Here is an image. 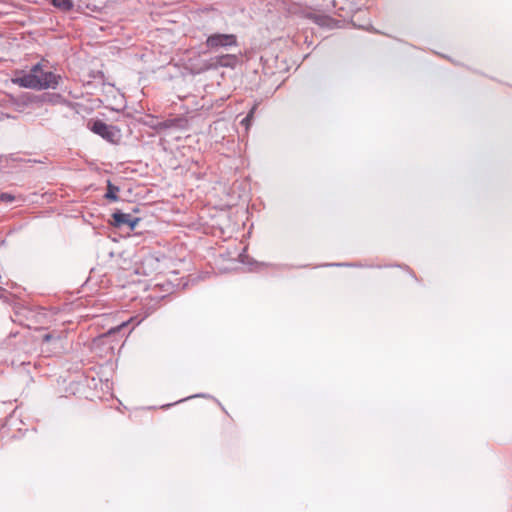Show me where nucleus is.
<instances>
[{"instance_id": "obj_1", "label": "nucleus", "mask_w": 512, "mask_h": 512, "mask_svg": "<svg viewBox=\"0 0 512 512\" xmlns=\"http://www.w3.org/2000/svg\"><path fill=\"white\" fill-rule=\"evenodd\" d=\"M43 68L41 63L33 65L29 72L17 71L12 83L23 88L32 89V87H41L39 75Z\"/></svg>"}, {"instance_id": "obj_2", "label": "nucleus", "mask_w": 512, "mask_h": 512, "mask_svg": "<svg viewBox=\"0 0 512 512\" xmlns=\"http://www.w3.org/2000/svg\"><path fill=\"white\" fill-rule=\"evenodd\" d=\"M205 45L210 50L228 48L238 45L237 37L234 34L215 33L207 37Z\"/></svg>"}, {"instance_id": "obj_3", "label": "nucleus", "mask_w": 512, "mask_h": 512, "mask_svg": "<svg viewBox=\"0 0 512 512\" xmlns=\"http://www.w3.org/2000/svg\"><path fill=\"white\" fill-rule=\"evenodd\" d=\"M90 129L95 134L101 136L103 139L109 142H115L118 137L119 130L112 126L108 125L101 120H95L90 124Z\"/></svg>"}, {"instance_id": "obj_4", "label": "nucleus", "mask_w": 512, "mask_h": 512, "mask_svg": "<svg viewBox=\"0 0 512 512\" xmlns=\"http://www.w3.org/2000/svg\"><path fill=\"white\" fill-rule=\"evenodd\" d=\"M41 87H32L34 90L56 89L61 80V76L51 71H44L39 75Z\"/></svg>"}, {"instance_id": "obj_5", "label": "nucleus", "mask_w": 512, "mask_h": 512, "mask_svg": "<svg viewBox=\"0 0 512 512\" xmlns=\"http://www.w3.org/2000/svg\"><path fill=\"white\" fill-rule=\"evenodd\" d=\"M10 103L18 112H23L25 108L39 101V97L30 93H24L19 97L10 96Z\"/></svg>"}, {"instance_id": "obj_6", "label": "nucleus", "mask_w": 512, "mask_h": 512, "mask_svg": "<svg viewBox=\"0 0 512 512\" xmlns=\"http://www.w3.org/2000/svg\"><path fill=\"white\" fill-rule=\"evenodd\" d=\"M113 217V225L115 227L121 228L123 226H128L131 230H134L138 222L139 218L133 217L131 214L123 213L121 211H116L112 215Z\"/></svg>"}, {"instance_id": "obj_7", "label": "nucleus", "mask_w": 512, "mask_h": 512, "mask_svg": "<svg viewBox=\"0 0 512 512\" xmlns=\"http://www.w3.org/2000/svg\"><path fill=\"white\" fill-rule=\"evenodd\" d=\"M237 56L232 54L220 55L215 58V63L222 67H234L237 63Z\"/></svg>"}, {"instance_id": "obj_8", "label": "nucleus", "mask_w": 512, "mask_h": 512, "mask_svg": "<svg viewBox=\"0 0 512 512\" xmlns=\"http://www.w3.org/2000/svg\"><path fill=\"white\" fill-rule=\"evenodd\" d=\"M310 19L313 20L314 23H316L319 26H330L332 22H334V19L330 16L323 15V14H313L310 16Z\"/></svg>"}, {"instance_id": "obj_9", "label": "nucleus", "mask_w": 512, "mask_h": 512, "mask_svg": "<svg viewBox=\"0 0 512 512\" xmlns=\"http://www.w3.org/2000/svg\"><path fill=\"white\" fill-rule=\"evenodd\" d=\"M51 3L55 8L63 12L71 11L74 7L72 0H52Z\"/></svg>"}, {"instance_id": "obj_10", "label": "nucleus", "mask_w": 512, "mask_h": 512, "mask_svg": "<svg viewBox=\"0 0 512 512\" xmlns=\"http://www.w3.org/2000/svg\"><path fill=\"white\" fill-rule=\"evenodd\" d=\"M119 192V187L113 185L110 181L107 183V192L105 194V198L110 201H117L118 196L117 193Z\"/></svg>"}, {"instance_id": "obj_11", "label": "nucleus", "mask_w": 512, "mask_h": 512, "mask_svg": "<svg viewBox=\"0 0 512 512\" xmlns=\"http://www.w3.org/2000/svg\"><path fill=\"white\" fill-rule=\"evenodd\" d=\"M256 105L253 106L251 108V110L249 111V113L247 114V116L241 121V124L244 125L246 127V129L249 128V126L251 125V122H252V119H253V115L256 111Z\"/></svg>"}, {"instance_id": "obj_12", "label": "nucleus", "mask_w": 512, "mask_h": 512, "mask_svg": "<svg viewBox=\"0 0 512 512\" xmlns=\"http://www.w3.org/2000/svg\"><path fill=\"white\" fill-rule=\"evenodd\" d=\"M0 200L2 202L10 203L15 200V196L10 193H1L0 194Z\"/></svg>"}, {"instance_id": "obj_13", "label": "nucleus", "mask_w": 512, "mask_h": 512, "mask_svg": "<svg viewBox=\"0 0 512 512\" xmlns=\"http://www.w3.org/2000/svg\"><path fill=\"white\" fill-rule=\"evenodd\" d=\"M51 339H52V335H51V334H45V335L43 336V340H44L45 342H48V341H50Z\"/></svg>"}, {"instance_id": "obj_14", "label": "nucleus", "mask_w": 512, "mask_h": 512, "mask_svg": "<svg viewBox=\"0 0 512 512\" xmlns=\"http://www.w3.org/2000/svg\"><path fill=\"white\" fill-rule=\"evenodd\" d=\"M3 291V288L0 286V292Z\"/></svg>"}]
</instances>
